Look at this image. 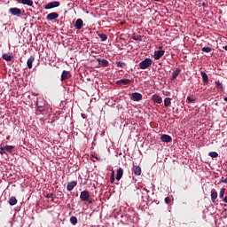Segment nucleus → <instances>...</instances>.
Here are the masks:
<instances>
[{"label": "nucleus", "mask_w": 227, "mask_h": 227, "mask_svg": "<svg viewBox=\"0 0 227 227\" xmlns=\"http://www.w3.org/2000/svg\"><path fill=\"white\" fill-rule=\"evenodd\" d=\"M153 60L151 59H145V60L139 62L138 66L139 68L142 70H145L150 68V67L153 65Z\"/></svg>", "instance_id": "obj_1"}, {"label": "nucleus", "mask_w": 227, "mask_h": 227, "mask_svg": "<svg viewBox=\"0 0 227 227\" xmlns=\"http://www.w3.org/2000/svg\"><path fill=\"white\" fill-rule=\"evenodd\" d=\"M59 5H60V3L59 1L50 2L45 4L44 9L45 10L55 9V8H59Z\"/></svg>", "instance_id": "obj_2"}, {"label": "nucleus", "mask_w": 227, "mask_h": 227, "mask_svg": "<svg viewBox=\"0 0 227 227\" xmlns=\"http://www.w3.org/2000/svg\"><path fill=\"white\" fill-rule=\"evenodd\" d=\"M9 13L12 16L20 17L22 14V11L17 7H12L9 9Z\"/></svg>", "instance_id": "obj_3"}, {"label": "nucleus", "mask_w": 227, "mask_h": 227, "mask_svg": "<svg viewBox=\"0 0 227 227\" xmlns=\"http://www.w3.org/2000/svg\"><path fill=\"white\" fill-rule=\"evenodd\" d=\"M89 199H90V193L89 191L85 190V191L81 192L80 200L82 201H87V200H89Z\"/></svg>", "instance_id": "obj_4"}, {"label": "nucleus", "mask_w": 227, "mask_h": 227, "mask_svg": "<svg viewBox=\"0 0 227 227\" xmlns=\"http://www.w3.org/2000/svg\"><path fill=\"white\" fill-rule=\"evenodd\" d=\"M142 98H143V95L138 92H133L130 97V99L135 102L141 101Z\"/></svg>", "instance_id": "obj_5"}, {"label": "nucleus", "mask_w": 227, "mask_h": 227, "mask_svg": "<svg viewBox=\"0 0 227 227\" xmlns=\"http://www.w3.org/2000/svg\"><path fill=\"white\" fill-rule=\"evenodd\" d=\"M71 76H72V75H71V73H70L69 71L64 70V71H62V73H61L60 81H61V82H64V81H66V80H68V79H70Z\"/></svg>", "instance_id": "obj_6"}, {"label": "nucleus", "mask_w": 227, "mask_h": 227, "mask_svg": "<svg viewBox=\"0 0 227 227\" xmlns=\"http://www.w3.org/2000/svg\"><path fill=\"white\" fill-rule=\"evenodd\" d=\"M160 140L162 141V143L168 144V143H172L173 137L169 135H162L160 136Z\"/></svg>", "instance_id": "obj_7"}, {"label": "nucleus", "mask_w": 227, "mask_h": 227, "mask_svg": "<svg viewBox=\"0 0 227 227\" xmlns=\"http://www.w3.org/2000/svg\"><path fill=\"white\" fill-rule=\"evenodd\" d=\"M165 54V51H154L153 58L155 60L160 59Z\"/></svg>", "instance_id": "obj_8"}, {"label": "nucleus", "mask_w": 227, "mask_h": 227, "mask_svg": "<svg viewBox=\"0 0 227 227\" xmlns=\"http://www.w3.org/2000/svg\"><path fill=\"white\" fill-rule=\"evenodd\" d=\"M59 14L58 12H51L47 15L46 19L48 20H55L57 19H59Z\"/></svg>", "instance_id": "obj_9"}, {"label": "nucleus", "mask_w": 227, "mask_h": 227, "mask_svg": "<svg viewBox=\"0 0 227 227\" xmlns=\"http://www.w3.org/2000/svg\"><path fill=\"white\" fill-rule=\"evenodd\" d=\"M132 171L135 174V176H141L142 169H141V168L139 166L133 165Z\"/></svg>", "instance_id": "obj_10"}, {"label": "nucleus", "mask_w": 227, "mask_h": 227, "mask_svg": "<svg viewBox=\"0 0 227 227\" xmlns=\"http://www.w3.org/2000/svg\"><path fill=\"white\" fill-rule=\"evenodd\" d=\"M74 27L77 30H82L83 27L82 19H77L75 21Z\"/></svg>", "instance_id": "obj_11"}, {"label": "nucleus", "mask_w": 227, "mask_h": 227, "mask_svg": "<svg viewBox=\"0 0 227 227\" xmlns=\"http://www.w3.org/2000/svg\"><path fill=\"white\" fill-rule=\"evenodd\" d=\"M152 99L153 102H156L157 104H161L163 102L162 98L160 97V95H158V94L153 95Z\"/></svg>", "instance_id": "obj_12"}, {"label": "nucleus", "mask_w": 227, "mask_h": 227, "mask_svg": "<svg viewBox=\"0 0 227 227\" xmlns=\"http://www.w3.org/2000/svg\"><path fill=\"white\" fill-rule=\"evenodd\" d=\"M77 185V181H71L70 183H67V190L72 191L74 187Z\"/></svg>", "instance_id": "obj_13"}, {"label": "nucleus", "mask_w": 227, "mask_h": 227, "mask_svg": "<svg viewBox=\"0 0 227 227\" xmlns=\"http://www.w3.org/2000/svg\"><path fill=\"white\" fill-rule=\"evenodd\" d=\"M17 3L28 5V6H33L34 4L33 0H17Z\"/></svg>", "instance_id": "obj_14"}, {"label": "nucleus", "mask_w": 227, "mask_h": 227, "mask_svg": "<svg viewBox=\"0 0 227 227\" xmlns=\"http://www.w3.org/2000/svg\"><path fill=\"white\" fill-rule=\"evenodd\" d=\"M134 81L133 80H119L116 82V84L117 85H128L129 84L130 82H133Z\"/></svg>", "instance_id": "obj_15"}, {"label": "nucleus", "mask_w": 227, "mask_h": 227, "mask_svg": "<svg viewBox=\"0 0 227 227\" xmlns=\"http://www.w3.org/2000/svg\"><path fill=\"white\" fill-rule=\"evenodd\" d=\"M123 168H119L117 169V175H116V180L117 181H121V179L123 177Z\"/></svg>", "instance_id": "obj_16"}, {"label": "nucleus", "mask_w": 227, "mask_h": 227, "mask_svg": "<svg viewBox=\"0 0 227 227\" xmlns=\"http://www.w3.org/2000/svg\"><path fill=\"white\" fill-rule=\"evenodd\" d=\"M35 61V57L30 56L27 61V66L28 69H33V63Z\"/></svg>", "instance_id": "obj_17"}, {"label": "nucleus", "mask_w": 227, "mask_h": 227, "mask_svg": "<svg viewBox=\"0 0 227 227\" xmlns=\"http://www.w3.org/2000/svg\"><path fill=\"white\" fill-rule=\"evenodd\" d=\"M211 200L212 203H216V200H217V192L215 190H211Z\"/></svg>", "instance_id": "obj_18"}, {"label": "nucleus", "mask_w": 227, "mask_h": 227, "mask_svg": "<svg viewBox=\"0 0 227 227\" xmlns=\"http://www.w3.org/2000/svg\"><path fill=\"white\" fill-rule=\"evenodd\" d=\"M98 65L101 67H108L109 66V61L106 59H97Z\"/></svg>", "instance_id": "obj_19"}, {"label": "nucleus", "mask_w": 227, "mask_h": 227, "mask_svg": "<svg viewBox=\"0 0 227 227\" xmlns=\"http://www.w3.org/2000/svg\"><path fill=\"white\" fill-rule=\"evenodd\" d=\"M200 75L202 77L204 84H208V75L207 74V73L204 71H201Z\"/></svg>", "instance_id": "obj_20"}, {"label": "nucleus", "mask_w": 227, "mask_h": 227, "mask_svg": "<svg viewBox=\"0 0 227 227\" xmlns=\"http://www.w3.org/2000/svg\"><path fill=\"white\" fill-rule=\"evenodd\" d=\"M45 104L41 102H37L36 103V107H37V112L42 113L43 111H45V107H44Z\"/></svg>", "instance_id": "obj_21"}, {"label": "nucleus", "mask_w": 227, "mask_h": 227, "mask_svg": "<svg viewBox=\"0 0 227 227\" xmlns=\"http://www.w3.org/2000/svg\"><path fill=\"white\" fill-rule=\"evenodd\" d=\"M181 72H182V69H179V67H177L176 70L172 73L171 80L172 81L176 80Z\"/></svg>", "instance_id": "obj_22"}, {"label": "nucleus", "mask_w": 227, "mask_h": 227, "mask_svg": "<svg viewBox=\"0 0 227 227\" xmlns=\"http://www.w3.org/2000/svg\"><path fill=\"white\" fill-rule=\"evenodd\" d=\"M8 203L11 205V206H14L18 203V200L16 199V197L14 196H12L9 198V201Z\"/></svg>", "instance_id": "obj_23"}, {"label": "nucleus", "mask_w": 227, "mask_h": 227, "mask_svg": "<svg viewBox=\"0 0 227 227\" xmlns=\"http://www.w3.org/2000/svg\"><path fill=\"white\" fill-rule=\"evenodd\" d=\"M215 85L218 90H220V91L223 90V85L220 81L215 82Z\"/></svg>", "instance_id": "obj_24"}, {"label": "nucleus", "mask_w": 227, "mask_h": 227, "mask_svg": "<svg viewBox=\"0 0 227 227\" xmlns=\"http://www.w3.org/2000/svg\"><path fill=\"white\" fill-rule=\"evenodd\" d=\"M98 36L101 39V42H106L108 39V35L103 33H98Z\"/></svg>", "instance_id": "obj_25"}, {"label": "nucleus", "mask_w": 227, "mask_h": 227, "mask_svg": "<svg viewBox=\"0 0 227 227\" xmlns=\"http://www.w3.org/2000/svg\"><path fill=\"white\" fill-rule=\"evenodd\" d=\"M3 59L7 60V61H11L13 59V56L12 55H8V54H4L2 56Z\"/></svg>", "instance_id": "obj_26"}, {"label": "nucleus", "mask_w": 227, "mask_h": 227, "mask_svg": "<svg viewBox=\"0 0 227 227\" xmlns=\"http://www.w3.org/2000/svg\"><path fill=\"white\" fill-rule=\"evenodd\" d=\"M69 222L71 223V224H73V225H76L77 224V217L76 216H72V217H70V219H69Z\"/></svg>", "instance_id": "obj_27"}, {"label": "nucleus", "mask_w": 227, "mask_h": 227, "mask_svg": "<svg viewBox=\"0 0 227 227\" xmlns=\"http://www.w3.org/2000/svg\"><path fill=\"white\" fill-rule=\"evenodd\" d=\"M170 104H171V98H166L164 99V106H165V107L169 106Z\"/></svg>", "instance_id": "obj_28"}, {"label": "nucleus", "mask_w": 227, "mask_h": 227, "mask_svg": "<svg viewBox=\"0 0 227 227\" xmlns=\"http://www.w3.org/2000/svg\"><path fill=\"white\" fill-rule=\"evenodd\" d=\"M115 181V172L114 170H112L111 176H110V183L114 184Z\"/></svg>", "instance_id": "obj_29"}, {"label": "nucleus", "mask_w": 227, "mask_h": 227, "mask_svg": "<svg viewBox=\"0 0 227 227\" xmlns=\"http://www.w3.org/2000/svg\"><path fill=\"white\" fill-rule=\"evenodd\" d=\"M225 192H226V189L222 188L221 191H220V192H219V198H220L221 200L224 199V194H225Z\"/></svg>", "instance_id": "obj_30"}, {"label": "nucleus", "mask_w": 227, "mask_h": 227, "mask_svg": "<svg viewBox=\"0 0 227 227\" xmlns=\"http://www.w3.org/2000/svg\"><path fill=\"white\" fill-rule=\"evenodd\" d=\"M131 38H132L134 41H139V42L142 41V35H132Z\"/></svg>", "instance_id": "obj_31"}, {"label": "nucleus", "mask_w": 227, "mask_h": 227, "mask_svg": "<svg viewBox=\"0 0 227 227\" xmlns=\"http://www.w3.org/2000/svg\"><path fill=\"white\" fill-rule=\"evenodd\" d=\"M201 51L206 52V53H209V52L212 51V49L209 48L208 46H206V47L201 49Z\"/></svg>", "instance_id": "obj_32"}, {"label": "nucleus", "mask_w": 227, "mask_h": 227, "mask_svg": "<svg viewBox=\"0 0 227 227\" xmlns=\"http://www.w3.org/2000/svg\"><path fill=\"white\" fill-rule=\"evenodd\" d=\"M117 67H119L120 68H123L124 67H126L125 62L122 61H117L116 62Z\"/></svg>", "instance_id": "obj_33"}, {"label": "nucleus", "mask_w": 227, "mask_h": 227, "mask_svg": "<svg viewBox=\"0 0 227 227\" xmlns=\"http://www.w3.org/2000/svg\"><path fill=\"white\" fill-rule=\"evenodd\" d=\"M4 150H6L8 153H11L12 150H14L13 145H6L4 146Z\"/></svg>", "instance_id": "obj_34"}, {"label": "nucleus", "mask_w": 227, "mask_h": 227, "mask_svg": "<svg viewBox=\"0 0 227 227\" xmlns=\"http://www.w3.org/2000/svg\"><path fill=\"white\" fill-rule=\"evenodd\" d=\"M209 157L217 158L218 157V153L216 152H210L209 153Z\"/></svg>", "instance_id": "obj_35"}, {"label": "nucleus", "mask_w": 227, "mask_h": 227, "mask_svg": "<svg viewBox=\"0 0 227 227\" xmlns=\"http://www.w3.org/2000/svg\"><path fill=\"white\" fill-rule=\"evenodd\" d=\"M45 198H47V199H54L55 198V194L48 193V194L45 195Z\"/></svg>", "instance_id": "obj_36"}, {"label": "nucleus", "mask_w": 227, "mask_h": 227, "mask_svg": "<svg viewBox=\"0 0 227 227\" xmlns=\"http://www.w3.org/2000/svg\"><path fill=\"white\" fill-rule=\"evenodd\" d=\"M196 101L195 98H192L191 97H187V103H194Z\"/></svg>", "instance_id": "obj_37"}, {"label": "nucleus", "mask_w": 227, "mask_h": 227, "mask_svg": "<svg viewBox=\"0 0 227 227\" xmlns=\"http://www.w3.org/2000/svg\"><path fill=\"white\" fill-rule=\"evenodd\" d=\"M5 153V147H0V154L4 155Z\"/></svg>", "instance_id": "obj_38"}, {"label": "nucleus", "mask_w": 227, "mask_h": 227, "mask_svg": "<svg viewBox=\"0 0 227 227\" xmlns=\"http://www.w3.org/2000/svg\"><path fill=\"white\" fill-rule=\"evenodd\" d=\"M170 201H171V200H170L169 197H166V198H165V203H166V204H169Z\"/></svg>", "instance_id": "obj_39"}, {"label": "nucleus", "mask_w": 227, "mask_h": 227, "mask_svg": "<svg viewBox=\"0 0 227 227\" xmlns=\"http://www.w3.org/2000/svg\"><path fill=\"white\" fill-rule=\"evenodd\" d=\"M220 183L227 184V178H225V179L223 178V179L220 181Z\"/></svg>", "instance_id": "obj_40"}, {"label": "nucleus", "mask_w": 227, "mask_h": 227, "mask_svg": "<svg viewBox=\"0 0 227 227\" xmlns=\"http://www.w3.org/2000/svg\"><path fill=\"white\" fill-rule=\"evenodd\" d=\"M87 201H88V204H90V205L93 204V200L90 199H89Z\"/></svg>", "instance_id": "obj_41"}, {"label": "nucleus", "mask_w": 227, "mask_h": 227, "mask_svg": "<svg viewBox=\"0 0 227 227\" xmlns=\"http://www.w3.org/2000/svg\"><path fill=\"white\" fill-rule=\"evenodd\" d=\"M159 51H163V46L162 45L159 46Z\"/></svg>", "instance_id": "obj_42"}, {"label": "nucleus", "mask_w": 227, "mask_h": 227, "mask_svg": "<svg viewBox=\"0 0 227 227\" xmlns=\"http://www.w3.org/2000/svg\"><path fill=\"white\" fill-rule=\"evenodd\" d=\"M92 157H93V158H96V160H100V159L98 158V157H96L95 154H92Z\"/></svg>", "instance_id": "obj_43"}, {"label": "nucleus", "mask_w": 227, "mask_h": 227, "mask_svg": "<svg viewBox=\"0 0 227 227\" xmlns=\"http://www.w3.org/2000/svg\"><path fill=\"white\" fill-rule=\"evenodd\" d=\"M223 201H224V203H227V196H225V197L223 198Z\"/></svg>", "instance_id": "obj_44"}, {"label": "nucleus", "mask_w": 227, "mask_h": 227, "mask_svg": "<svg viewBox=\"0 0 227 227\" xmlns=\"http://www.w3.org/2000/svg\"><path fill=\"white\" fill-rule=\"evenodd\" d=\"M202 6H203L204 8H206L207 5H206V3H205V2L202 3Z\"/></svg>", "instance_id": "obj_45"}, {"label": "nucleus", "mask_w": 227, "mask_h": 227, "mask_svg": "<svg viewBox=\"0 0 227 227\" xmlns=\"http://www.w3.org/2000/svg\"><path fill=\"white\" fill-rule=\"evenodd\" d=\"M223 49L227 51V45L223 46Z\"/></svg>", "instance_id": "obj_46"}, {"label": "nucleus", "mask_w": 227, "mask_h": 227, "mask_svg": "<svg viewBox=\"0 0 227 227\" xmlns=\"http://www.w3.org/2000/svg\"><path fill=\"white\" fill-rule=\"evenodd\" d=\"M223 100H224L225 102H227V97L223 98Z\"/></svg>", "instance_id": "obj_47"}, {"label": "nucleus", "mask_w": 227, "mask_h": 227, "mask_svg": "<svg viewBox=\"0 0 227 227\" xmlns=\"http://www.w3.org/2000/svg\"><path fill=\"white\" fill-rule=\"evenodd\" d=\"M154 1H156L157 3H160V0H154Z\"/></svg>", "instance_id": "obj_48"}, {"label": "nucleus", "mask_w": 227, "mask_h": 227, "mask_svg": "<svg viewBox=\"0 0 227 227\" xmlns=\"http://www.w3.org/2000/svg\"><path fill=\"white\" fill-rule=\"evenodd\" d=\"M82 116L84 118V114H82Z\"/></svg>", "instance_id": "obj_49"}, {"label": "nucleus", "mask_w": 227, "mask_h": 227, "mask_svg": "<svg viewBox=\"0 0 227 227\" xmlns=\"http://www.w3.org/2000/svg\"><path fill=\"white\" fill-rule=\"evenodd\" d=\"M7 139H10V137H7Z\"/></svg>", "instance_id": "obj_50"}, {"label": "nucleus", "mask_w": 227, "mask_h": 227, "mask_svg": "<svg viewBox=\"0 0 227 227\" xmlns=\"http://www.w3.org/2000/svg\"><path fill=\"white\" fill-rule=\"evenodd\" d=\"M226 36H227V35H226Z\"/></svg>", "instance_id": "obj_51"}]
</instances>
